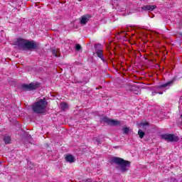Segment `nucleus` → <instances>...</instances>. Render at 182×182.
Instances as JSON below:
<instances>
[{"label": "nucleus", "instance_id": "nucleus-1", "mask_svg": "<svg viewBox=\"0 0 182 182\" xmlns=\"http://www.w3.org/2000/svg\"><path fill=\"white\" fill-rule=\"evenodd\" d=\"M47 105L45 100H40L33 105L32 110L34 113H45Z\"/></svg>", "mask_w": 182, "mask_h": 182}, {"label": "nucleus", "instance_id": "nucleus-2", "mask_svg": "<svg viewBox=\"0 0 182 182\" xmlns=\"http://www.w3.org/2000/svg\"><path fill=\"white\" fill-rule=\"evenodd\" d=\"M112 162L120 166L121 171H127L129 167H130V163L122 158L114 157L112 159Z\"/></svg>", "mask_w": 182, "mask_h": 182}, {"label": "nucleus", "instance_id": "nucleus-3", "mask_svg": "<svg viewBox=\"0 0 182 182\" xmlns=\"http://www.w3.org/2000/svg\"><path fill=\"white\" fill-rule=\"evenodd\" d=\"M21 87L23 90H35L39 87V83L38 82H33L28 85H22Z\"/></svg>", "mask_w": 182, "mask_h": 182}, {"label": "nucleus", "instance_id": "nucleus-4", "mask_svg": "<svg viewBox=\"0 0 182 182\" xmlns=\"http://www.w3.org/2000/svg\"><path fill=\"white\" fill-rule=\"evenodd\" d=\"M161 137L164 140H166V141H178V137L173 134H166L162 135Z\"/></svg>", "mask_w": 182, "mask_h": 182}, {"label": "nucleus", "instance_id": "nucleus-5", "mask_svg": "<svg viewBox=\"0 0 182 182\" xmlns=\"http://www.w3.org/2000/svg\"><path fill=\"white\" fill-rule=\"evenodd\" d=\"M170 86H173V80L168 81L164 85L158 86L156 90H162L163 92H166V90H167Z\"/></svg>", "mask_w": 182, "mask_h": 182}, {"label": "nucleus", "instance_id": "nucleus-6", "mask_svg": "<svg viewBox=\"0 0 182 182\" xmlns=\"http://www.w3.org/2000/svg\"><path fill=\"white\" fill-rule=\"evenodd\" d=\"M38 48V43L33 41H26L24 49H36Z\"/></svg>", "mask_w": 182, "mask_h": 182}, {"label": "nucleus", "instance_id": "nucleus-7", "mask_svg": "<svg viewBox=\"0 0 182 182\" xmlns=\"http://www.w3.org/2000/svg\"><path fill=\"white\" fill-rule=\"evenodd\" d=\"M105 122H106L107 124H109V126H119V124H120V122L107 118L105 119Z\"/></svg>", "mask_w": 182, "mask_h": 182}, {"label": "nucleus", "instance_id": "nucleus-8", "mask_svg": "<svg viewBox=\"0 0 182 182\" xmlns=\"http://www.w3.org/2000/svg\"><path fill=\"white\" fill-rule=\"evenodd\" d=\"M26 40L24 39H18L16 41V45H18V47H20L21 49H25V46L26 45Z\"/></svg>", "mask_w": 182, "mask_h": 182}, {"label": "nucleus", "instance_id": "nucleus-9", "mask_svg": "<svg viewBox=\"0 0 182 182\" xmlns=\"http://www.w3.org/2000/svg\"><path fill=\"white\" fill-rule=\"evenodd\" d=\"M156 8H157V6L155 5H152V6L148 5V6H143L142 9H144V11H154Z\"/></svg>", "mask_w": 182, "mask_h": 182}, {"label": "nucleus", "instance_id": "nucleus-10", "mask_svg": "<svg viewBox=\"0 0 182 182\" xmlns=\"http://www.w3.org/2000/svg\"><path fill=\"white\" fill-rule=\"evenodd\" d=\"M89 19H90V16H84L81 18V21L80 23L82 25H86V23H87V21H89Z\"/></svg>", "mask_w": 182, "mask_h": 182}, {"label": "nucleus", "instance_id": "nucleus-11", "mask_svg": "<svg viewBox=\"0 0 182 182\" xmlns=\"http://www.w3.org/2000/svg\"><path fill=\"white\" fill-rule=\"evenodd\" d=\"M65 160L68 163H75V157L72 155H67L65 156Z\"/></svg>", "mask_w": 182, "mask_h": 182}, {"label": "nucleus", "instance_id": "nucleus-12", "mask_svg": "<svg viewBox=\"0 0 182 182\" xmlns=\"http://www.w3.org/2000/svg\"><path fill=\"white\" fill-rule=\"evenodd\" d=\"M96 55L98 58H100V59L105 62V58H103V51L102 50H97L96 51Z\"/></svg>", "mask_w": 182, "mask_h": 182}, {"label": "nucleus", "instance_id": "nucleus-13", "mask_svg": "<svg viewBox=\"0 0 182 182\" xmlns=\"http://www.w3.org/2000/svg\"><path fill=\"white\" fill-rule=\"evenodd\" d=\"M60 109H62V110H66V109H68V107H69V105H68V104H66V102H61L60 104Z\"/></svg>", "mask_w": 182, "mask_h": 182}, {"label": "nucleus", "instance_id": "nucleus-14", "mask_svg": "<svg viewBox=\"0 0 182 182\" xmlns=\"http://www.w3.org/2000/svg\"><path fill=\"white\" fill-rule=\"evenodd\" d=\"M4 141L6 144H9V143H11V136H6L4 138Z\"/></svg>", "mask_w": 182, "mask_h": 182}, {"label": "nucleus", "instance_id": "nucleus-15", "mask_svg": "<svg viewBox=\"0 0 182 182\" xmlns=\"http://www.w3.org/2000/svg\"><path fill=\"white\" fill-rule=\"evenodd\" d=\"M53 55V56H55V58H59L60 55H59V51L56 49H53L52 50Z\"/></svg>", "mask_w": 182, "mask_h": 182}, {"label": "nucleus", "instance_id": "nucleus-16", "mask_svg": "<svg viewBox=\"0 0 182 182\" xmlns=\"http://www.w3.org/2000/svg\"><path fill=\"white\" fill-rule=\"evenodd\" d=\"M138 134H139V136L140 137V139H143L144 137V132L143 131H141V129H139L138 131Z\"/></svg>", "mask_w": 182, "mask_h": 182}, {"label": "nucleus", "instance_id": "nucleus-17", "mask_svg": "<svg viewBox=\"0 0 182 182\" xmlns=\"http://www.w3.org/2000/svg\"><path fill=\"white\" fill-rule=\"evenodd\" d=\"M122 131H123L124 134H128L129 132H130V128H129V127H124L122 129Z\"/></svg>", "mask_w": 182, "mask_h": 182}, {"label": "nucleus", "instance_id": "nucleus-18", "mask_svg": "<svg viewBox=\"0 0 182 182\" xmlns=\"http://www.w3.org/2000/svg\"><path fill=\"white\" fill-rule=\"evenodd\" d=\"M139 127L144 128V127H146V126H149V123H147V122H145V123L141 122V123L139 124Z\"/></svg>", "mask_w": 182, "mask_h": 182}, {"label": "nucleus", "instance_id": "nucleus-19", "mask_svg": "<svg viewBox=\"0 0 182 182\" xmlns=\"http://www.w3.org/2000/svg\"><path fill=\"white\" fill-rule=\"evenodd\" d=\"M76 50H80L82 49V46L80 44H77L75 46Z\"/></svg>", "mask_w": 182, "mask_h": 182}, {"label": "nucleus", "instance_id": "nucleus-20", "mask_svg": "<svg viewBox=\"0 0 182 182\" xmlns=\"http://www.w3.org/2000/svg\"><path fill=\"white\" fill-rule=\"evenodd\" d=\"M159 93V95H163L162 92H159V91H156V92H152L151 95L154 96L156 94Z\"/></svg>", "mask_w": 182, "mask_h": 182}, {"label": "nucleus", "instance_id": "nucleus-21", "mask_svg": "<svg viewBox=\"0 0 182 182\" xmlns=\"http://www.w3.org/2000/svg\"><path fill=\"white\" fill-rule=\"evenodd\" d=\"M96 141L97 142V144H99V141H100L99 139H96Z\"/></svg>", "mask_w": 182, "mask_h": 182}, {"label": "nucleus", "instance_id": "nucleus-22", "mask_svg": "<svg viewBox=\"0 0 182 182\" xmlns=\"http://www.w3.org/2000/svg\"><path fill=\"white\" fill-rule=\"evenodd\" d=\"M0 164H1V161H0Z\"/></svg>", "mask_w": 182, "mask_h": 182}]
</instances>
